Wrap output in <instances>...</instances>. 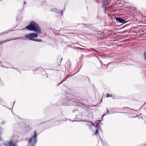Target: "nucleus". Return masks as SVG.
<instances>
[{"label": "nucleus", "mask_w": 146, "mask_h": 146, "mask_svg": "<svg viewBox=\"0 0 146 146\" xmlns=\"http://www.w3.org/2000/svg\"><path fill=\"white\" fill-rule=\"evenodd\" d=\"M25 28L29 31H33L37 33H39L41 32L39 26L34 21L31 22L30 24L26 26Z\"/></svg>", "instance_id": "f257e3e1"}, {"label": "nucleus", "mask_w": 146, "mask_h": 146, "mask_svg": "<svg viewBox=\"0 0 146 146\" xmlns=\"http://www.w3.org/2000/svg\"><path fill=\"white\" fill-rule=\"evenodd\" d=\"M25 37L30 40L36 41L38 42H41L42 40L40 39H34L38 36L37 34L35 33H32L26 34L25 35Z\"/></svg>", "instance_id": "f03ea898"}, {"label": "nucleus", "mask_w": 146, "mask_h": 146, "mask_svg": "<svg viewBox=\"0 0 146 146\" xmlns=\"http://www.w3.org/2000/svg\"><path fill=\"white\" fill-rule=\"evenodd\" d=\"M37 135L36 131L35 130L34 134L32 138L29 139L28 140L29 143L31 144L32 145H35L36 142V138Z\"/></svg>", "instance_id": "7ed1b4c3"}, {"label": "nucleus", "mask_w": 146, "mask_h": 146, "mask_svg": "<svg viewBox=\"0 0 146 146\" xmlns=\"http://www.w3.org/2000/svg\"><path fill=\"white\" fill-rule=\"evenodd\" d=\"M87 125L89 129H95L96 131L94 133V135H99V132H98L99 128L97 126H96L93 124H87Z\"/></svg>", "instance_id": "20e7f679"}, {"label": "nucleus", "mask_w": 146, "mask_h": 146, "mask_svg": "<svg viewBox=\"0 0 146 146\" xmlns=\"http://www.w3.org/2000/svg\"><path fill=\"white\" fill-rule=\"evenodd\" d=\"M115 19L117 21L123 24H125L127 22V21H126L123 19L119 17H116Z\"/></svg>", "instance_id": "39448f33"}, {"label": "nucleus", "mask_w": 146, "mask_h": 146, "mask_svg": "<svg viewBox=\"0 0 146 146\" xmlns=\"http://www.w3.org/2000/svg\"><path fill=\"white\" fill-rule=\"evenodd\" d=\"M8 146H17L15 145V143H13L12 141H9L8 143Z\"/></svg>", "instance_id": "423d86ee"}, {"label": "nucleus", "mask_w": 146, "mask_h": 146, "mask_svg": "<svg viewBox=\"0 0 146 146\" xmlns=\"http://www.w3.org/2000/svg\"><path fill=\"white\" fill-rule=\"evenodd\" d=\"M35 71L39 72V71H43L44 69L41 67H38L35 70Z\"/></svg>", "instance_id": "0eeeda50"}, {"label": "nucleus", "mask_w": 146, "mask_h": 146, "mask_svg": "<svg viewBox=\"0 0 146 146\" xmlns=\"http://www.w3.org/2000/svg\"><path fill=\"white\" fill-rule=\"evenodd\" d=\"M107 94V97L108 98L109 97H112V95L111 94Z\"/></svg>", "instance_id": "6e6552de"}, {"label": "nucleus", "mask_w": 146, "mask_h": 146, "mask_svg": "<svg viewBox=\"0 0 146 146\" xmlns=\"http://www.w3.org/2000/svg\"><path fill=\"white\" fill-rule=\"evenodd\" d=\"M6 41H5V40H4L3 41H1L0 42V45H1V44L5 42Z\"/></svg>", "instance_id": "1a4fd4ad"}, {"label": "nucleus", "mask_w": 146, "mask_h": 146, "mask_svg": "<svg viewBox=\"0 0 146 146\" xmlns=\"http://www.w3.org/2000/svg\"><path fill=\"white\" fill-rule=\"evenodd\" d=\"M144 58L145 60H146V52H145L144 53Z\"/></svg>", "instance_id": "9d476101"}, {"label": "nucleus", "mask_w": 146, "mask_h": 146, "mask_svg": "<svg viewBox=\"0 0 146 146\" xmlns=\"http://www.w3.org/2000/svg\"><path fill=\"white\" fill-rule=\"evenodd\" d=\"M60 14H61V15H62L63 14V10H62L60 11Z\"/></svg>", "instance_id": "9b49d317"}, {"label": "nucleus", "mask_w": 146, "mask_h": 146, "mask_svg": "<svg viewBox=\"0 0 146 146\" xmlns=\"http://www.w3.org/2000/svg\"><path fill=\"white\" fill-rule=\"evenodd\" d=\"M127 8L129 9L132 8V7L129 6V7H127Z\"/></svg>", "instance_id": "f8f14e48"}, {"label": "nucleus", "mask_w": 146, "mask_h": 146, "mask_svg": "<svg viewBox=\"0 0 146 146\" xmlns=\"http://www.w3.org/2000/svg\"><path fill=\"white\" fill-rule=\"evenodd\" d=\"M91 49L92 50H95L94 49H93V48H91Z\"/></svg>", "instance_id": "ddd939ff"}, {"label": "nucleus", "mask_w": 146, "mask_h": 146, "mask_svg": "<svg viewBox=\"0 0 146 146\" xmlns=\"http://www.w3.org/2000/svg\"><path fill=\"white\" fill-rule=\"evenodd\" d=\"M24 4H26L25 2H25H24Z\"/></svg>", "instance_id": "4468645a"}, {"label": "nucleus", "mask_w": 146, "mask_h": 146, "mask_svg": "<svg viewBox=\"0 0 146 146\" xmlns=\"http://www.w3.org/2000/svg\"><path fill=\"white\" fill-rule=\"evenodd\" d=\"M103 5H104V6L105 5V6H106V5H105L104 4H103Z\"/></svg>", "instance_id": "2eb2a0df"}, {"label": "nucleus", "mask_w": 146, "mask_h": 146, "mask_svg": "<svg viewBox=\"0 0 146 146\" xmlns=\"http://www.w3.org/2000/svg\"><path fill=\"white\" fill-rule=\"evenodd\" d=\"M99 129L100 130H101V129L100 127H99Z\"/></svg>", "instance_id": "dca6fc26"}]
</instances>
